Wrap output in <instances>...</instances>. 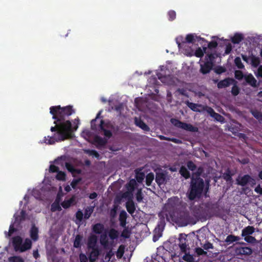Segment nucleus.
<instances>
[{
  "label": "nucleus",
  "instance_id": "obj_1",
  "mask_svg": "<svg viewBox=\"0 0 262 262\" xmlns=\"http://www.w3.org/2000/svg\"><path fill=\"white\" fill-rule=\"evenodd\" d=\"M50 113L52 115V118L54 120V126L51 127L50 130L54 132V135L44 138V142L50 145L54 144L65 140L72 138L73 133L76 130L79 124L78 118L73 121L74 126H72L71 122L66 120V118L75 113L73 106L68 105L61 107L60 105L52 106L50 108Z\"/></svg>",
  "mask_w": 262,
  "mask_h": 262
},
{
  "label": "nucleus",
  "instance_id": "obj_2",
  "mask_svg": "<svg viewBox=\"0 0 262 262\" xmlns=\"http://www.w3.org/2000/svg\"><path fill=\"white\" fill-rule=\"evenodd\" d=\"M202 171V168H199L196 176H193L191 179L190 187L187 193L188 198L191 201L200 199L203 192L205 183L204 180L200 177Z\"/></svg>",
  "mask_w": 262,
  "mask_h": 262
},
{
  "label": "nucleus",
  "instance_id": "obj_3",
  "mask_svg": "<svg viewBox=\"0 0 262 262\" xmlns=\"http://www.w3.org/2000/svg\"><path fill=\"white\" fill-rule=\"evenodd\" d=\"M181 202L178 196H173L168 199L165 205V215L167 220L169 221L171 217H175L178 211L180 210Z\"/></svg>",
  "mask_w": 262,
  "mask_h": 262
},
{
  "label": "nucleus",
  "instance_id": "obj_4",
  "mask_svg": "<svg viewBox=\"0 0 262 262\" xmlns=\"http://www.w3.org/2000/svg\"><path fill=\"white\" fill-rule=\"evenodd\" d=\"M174 215L176 217L174 218L171 217L170 220L175 222L183 223L185 225H187L189 222L190 217L189 212L187 211L180 210V209L177 213V214Z\"/></svg>",
  "mask_w": 262,
  "mask_h": 262
},
{
  "label": "nucleus",
  "instance_id": "obj_5",
  "mask_svg": "<svg viewBox=\"0 0 262 262\" xmlns=\"http://www.w3.org/2000/svg\"><path fill=\"white\" fill-rule=\"evenodd\" d=\"M236 183L237 185L243 187L249 185L251 187H253L256 185V182L255 179L249 174H247L242 177H238L236 179Z\"/></svg>",
  "mask_w": 262,
  "mask_h": 262
},
{
  "label": "nucleus",
  "instance_id": "obj_6",
  "mask_svg": "<svg viewBox=\"0 0 262 262\" xmlns=\"http://www.w3.org/2000/svg\"><path fill=\"white\" fill-rule=\"evenodd\" d=\"M235 252L237 255H249L252 253L251 248L248 247H237Z\"/></svg>",
  "mask_w": 262,
  "mask_h": 262
},
{
  "label": "nucleus",
  "instance_id": "obj_7",
  "mask_svg": "<svg viewBox=\"0 0 262 262\" xmlns=\"http://www.w3.org/2000/svg\"><path fill=\"white\" fill-rule=\"evenodd\" d=\"M185 103L194 112L201 113L204 111V105L202 104L194 103L189 101H186Z\"/></svg>",
  "mask_w": 262,
  "mask_h": 262
},
{
  "label": "nucleus",
  "instance_id": "obj_8",
  "mask_svg": "<svg viewBox=\"0 0 262 262\" xmlns=\"http://www.w3.org/2000/svg\"><path fill=\"white\" fill-rule=\"evenodd\" d=\"M233 83H237V81L233 78L228 77L220 81L217 83V86L219 89H223L229 86Z\"/></svg>",
  "mask_w": 262,
  "mask_h": 262
},
{
  "label": "nucleus",
  "instance_id": "obj_9",
  "mask_svg": "<svg viewBox=\"0 0 262 262\" xmlns=\"http://www.w3.org/2000/svg\"><path fill=\"white\" fill-rule=\"evenodd\" d=\"M185 40L186 42L192 43H195L196 42H200V43H202L203 42H207L204 38L194 36L192 34L187 35Z\"/></svg>",
  "mask_w": 262,
  "mask_h": 262
},
{
  "label": "nucleus",
  "instance_id": "obj_10",
  "mask_svg": "<svg viewBox=\"0 0 262 262\" xmlns=\"http://www.w3.org/2000/svg\"><path fill=\"white\" fill-rule=\"evenodd\" d=\"M206 208L210 210L213 213V215L217 216L219 215L220 206L217 202L211 204H207Z\"/></svg>",
  "mask_w": 262,
  "mask_h": 262
},
{
  "label": "nucleus",
  "instance_id": "obj_11",
  "mask_svg": "<svg viewBox=\"0 0 262 262\" xmlns=\"http://www.w3.org/2000/svg\"><path fill=\"white\" fill-rule=\"evenodd\" d=\"M91 251L89 254V258L91 262H94L100 254V250L98 247L91 248Z\"/></svg>",
  "mask_w": 262,
  "mask_h": 262
},
{
  "label": "nucleus",
  "instance_id": "obj_12",
  "mask_svg": "<svg viewBox=\"0 0 262 262\" xmlns=\"http://www.w3.org/2000/svg\"><path fill=\"white\" fill-rule=\"evenodd\" d=\"M23 243V239L19 236H16L12 238V245L15 251H20Z\"/></svg>",
  "mask_w": 262,
  "mask_h": 262
},
{
  "label": "nucleus",
  "instance_id": "obj_13",
  "mask_svg": "<svg viewBox=\"0 0 262 262\" xmlns=\"http://www.w3.org/2000/svg\"><path fill=\"white\" fill-rule=\"evenodd\" d=\"M213 64L210 62L206 61L201 64L200 72L203 74L209 73L213 68Z\"/></svg>",
  "mask_w": 262,
  "mask_h": 262
},
{
  "label": "nucleus",
  "instance_id": "obj_14",
  "mask_svg": "<svg viewBox=\"0 0 262 262\" xmlns=\"http://www.w3.org/2000/svg\"><path fill=\"white\" fill-rule=\"evenodd\" d=\"M166 174L163 172H157L156 174L155 181L159 186L164 184L166 182Z\"/></svg>",
  "mask_w": 262,
  "mask_h": 262
},
{
  "label": "nucleus",
  "instance_id": "obj_15",
  "mask_svg": "<svg viewBox=\"0 0 262 262\" xmlns=\"http://www.w3.org/2000/svg\"><path fill=\"white\" fill-rule=\"evenodd\" d=\"M38 229L34 225H32L30 230V236L31 239L35 242L38 239Z\"/></svg>",
  "mask_w": 262,
  "mask_h": 262
},
{
  "label": "nucleus",
  "instance_id": "obj_16",
  "mask_svg": "<svg viewBox=\"0 0 262 262\" xmlns=\"http://www.w3.org/2000/svg\"><path fill=\"white\" fill-rule=\"evenodd\" d=\"M127 216L128 215L125 210H123L120 211L119 216V221L121 227H124L126 226V219Z\"/></svg>",
  "mask_w": 262,
  "mask_h": 262
},
{
  "label": "nucleus",
  "instance_id": "obj_17",
  "mask_svg": "<svg viewBox=\"0 0 262 262\" xmlns=\"http://www.w3.org/2000/svg\"><path fill=\"white\" fill-rule=\"evenodd\" d=\"M97 237L95 235H91L88 238V248L89 249H90L91 248H94L98 247L97 246Z\"/></svg>",
  "mask_w": 262,
  "mask_h": 262
},
{
  "label": "nucleus",
  "instance_id": "obj_18",
  "mask_svg": "<svg viewBox=\"0 0 262 262\" xmlns=\"http://www.w3.org/2000/svg\"><path fill=\"white\" fill-rule=\"evenodd\" d=\"M32 243L30 238H27L25 239L24 243L21 245L20 251V252H25L31 248Z\"/></svg>",
  "mask_w": 262,
  "mask_h": 262
},
{
  "label": "nucleus",
  "instance_id": "obj_19",
  "mask_svg": "<svg viewBox=\"0 0 262 262\" xmlns=\"http://www.w3.org/2000/svg\"><path fill=\"white\" fill-rule=\"evenodd\" d=\"M135 124L137 126L139 127L140 128L142 129L143 130L146 131V132L149 131L150 128L141 119H138L137 118H135Z\"/></svg>",
  "mask_w": 262,
  "mask_h": 262
},
{
  "label": "nucleus",
  "instance_id": "obj_20",
  "mask_svg": "<svg viewBox=\"0 0 262 262\" xmlns=\"http://www.w3.org/2000/svg\"><path fill=\"white\" fill-rule=\"evenodd\" d=\"M245 79L247 83L254 88L257 87V80L252 74H249L245 77Z\"/></svg>",
  "mask_w": 262,
  "mask_h": 262
},
{
  "label": "nucleus",
  "instance_id": "obj_21",
  "mask_svg": "<svg viewBox=\"0 0 262 262\" xmlns=\"http://www.w3.org/2000/svg\"><path fill=\"white\" fill-rule=\"evenodd\" d=\"M126 208L130 214H133L136 210L135 204L133 200L128 201L126 203Z\"/></svg>",
  "mask_w": 262,
  "mask_h": 262
},
{
  "label": "nucleus",
  "instance_id": "obj_22",
  "mask_svg": "<svg viewBox=\"0 0 262 262\" xmlns=\"http://www.w3.org/2000/svg\"><path fill=\"white\" fill-rule=\"evenodd\" d=\"M181 126L182 129L187 131L192 132H197L198 131L197 127L193 126L192 125L187 123L183 122L182 125Z\"/></svg>",
  "mask_w": 262,
  "mask_h": 262
},
{
  "label": "nucleus",
  "instance_id": "obj_23",
  "mask_svg": "<svg viewBox=\"0 0 262 262\" xmlns=\"http://www.w3.org/2000/svg\"><path fill=\"white\" fill-rule=\"evenodd\" d=\"M92 230L95 233L99 234L104 230V226L102 224L97 223L93 226Z\"/></svg>",
  "mask_w": 262,
  "mask_h": 262
},
{
  "label": "nucleus",
  "instance_id": "obj_24",
  "mask_svg": "<svg viewBox=\"0 0 262 262\" xmlns=\"http://www.w3.org/2000/svg\"><path fill=\"white\" fill-rule=\"evenodd\" d=\"M104 123V121L103 120H101L100 121V123L99 124L100 129L103 132V134L106 137L110 138L112 136V133L111 132V130L104 128L103 126Z\"/></svg>",
  "mask_w": 262,
  "mask_h": 262
},
{
  "label": "nucleus",
  "instance_id": "obj_25",
  "mask_svg": "<svg viewBox=\"0 0 262 262\" xmlns=\"http://www.w3.org/2000/svg\"><path fill=\"white\" fill-rule=\"evenodd\" d=\"M244 39V36L241 33H236L231 38V41L234 44H238Z\"/></svg>",
  "mask_w": 262,
  "mask_h": 262
},
{
  "label": "nucleus",
  "instance_id": "obj_26",
  "mask_svg": "<svg viewBox=\"0 0 262 262\" xmlns=\"http://www.w3.org/2000/svg\"><path fill=\"white\" fill-rule=\"evenodd\" d=\"M82 239L83 236L82 235L77 234L74 239L73 246L76 248H81Z\"/></svg>",
  "mask_w": 262,
  "mask_h": 262
},
{
  "label": "nucleus",
  "instance_id": "obj_27",
  "mask_svg": "<svg viewBox=\"0 0 262 262\" xmlns=\"http://www.w3.org/2000/svg\"><path fill=\"white\" fill-rule=\"evenodd\" d=\"M254 230L255 228L253 226H248L243 229L242 236L250 235L254 232Z\"/></svg>",
  "mask_w": 262,
  "mask_h": 262
},
{
  "label": "nucleus",
  "instance_id": "obj_28",
  "mask_svg": "<svg viewBox=\"0 0 262 262\" xmlns=\"http://www.w3.org/2000/svg\"><path fill=\"white\" fill-rule=\"evenodd\" d=\"M66 167L67 170L71 172L72 174L77 173L79 174L81 173V170L75 168L74 166L70 163L66 162Z\"/></svg>",
  "mask_w": 262,
  "mask_h": 262
},
{
  "label": "nucleus",
  "instance_id": "obj_29",
  "mask_svg": "<svg viewBox=\"0 0 262 262\" xmlns=\"http://www.w3.org/2000/svg\"><path fill=\"white\" fill-rule=\"evenodd\" d=\"M206 56H205V60L208 62H211L214 65L215 59L217 57V54L216 52L213 53H208L207 52Z\"/></svg>",
  "mask_w": 262,
  "mask_h": 262
},
{
  "label": "nucleus",
  "instance_id": "obj_30",
  "mask_svg": "<svg viewBox=\"0 0 262 262\" xmlns=\"http://www.w3.org/2000/svg\"><path fill=\"white\" fill-rule=\"evenodd\" d=\"M75 201L74 196L71 197L68 200H64L61 203V205L64 209L69 208Z\"/></svg>",
  "mask_w": 262,
  "mask_h": 262
},
{
  "label": "nucleus",
  "instance_id": "obj_31",
  "mask_svg": "<svg viewBox=\"0 0 262 262\" xmlns=\"http://www.w3.org/2000/svg\"><path fill=\"white\" fill-rule=\"evenodd\" d=\"M179 172L181 175L184 177L185 179H188L190 177V173L189 171L187 170V169L185 166H181Z\"/></svg>",
  "mask_w": 262,
  "mask_h": 262
},
{
  "label": "nucleus",
  "instance_id": "obj_32",
  "mask_svg": "<svg viewBox=\"0 0 262 262\" xmlns=\"http://www.w3.org/2000/svg\"><path fill=\"white\" fill-rule=\"evenodd\" d=\"M95 142L100 146H104L107 143V140L100 136H97L94 138Z\"/></svg>",
  "mask_w": 262,
  "mask_h": 262
},
{
  "label": "nucleus",
  "instance_id": "obj_33",
  "mask_svg": "<svg viewBox=\"0 0 262 262\" xmlns=\"http://www.w3.org/2000/svg\"><path fill=\"white\" fill-rule=\"evenodd\" d=\"M207 47H203V50L201 48H198L195 51L194 55L197 57L201 58L204 56V54L207 53Z\"/></svg>",
  "mask_w": 262,
  "mask_h": 262
},
{
  "label": "nucleus",
  "instance_id": "obj_34",
  "mask_svg": "<svg viewBox=\"0 0 262 262\" xmlns=\"http://www.w3.org/2000/svg\"><path fill=\"white\" fill-rule=\"evenodd\" d=\"M233 174L231 173V170L229 168H228L226 171L223 173V179L227 182H231L232 180V177Z\"/></svg>",
  "mask_w": 262,
  "mask_h": 262
},
{
  "label": "nucleus",
  "instance_id": "obj_35",
  "mask_svg": "<svg viewBox=\"0 0 262 262\" xmlns=\"http://www.w3.org/2000/svg\"><path fill=\"white\" fill-rule=\"evenodd\" d=\"M155 176L153 172H151L148 173L145 177L146 185L148 186H150Z\"/></svg>",
  "mask_w": 262,
  "mask_h": 262
},
{
  "label": "nucleus",
  "instance_id": "obj_36",
  "mask_svg": "<svg viewBox=\"0 0 262 262\" xmlns=\"http://www.w3.org/2000/svg\"><path fill=\"white\" fill-rule=\"evenodd\" d=\"M251 58V64L254 67H257L260 64V59L259 57H256L253 54H251V56H250Z\"/></svg>",
  "mask_w": 262,
  "mask_h": 262
},
{
  "label": "nucleus",
  "instance_id": "obj_37",
  "mask_svg": "<svg viewBox=\"0 0 262 262\" xmlns=\"http://www.w3.org/2000/svg\"><path fill=\"white\" fill-rule=\"evenodd\" d=\"M135 178L138 183H142L145 178V174L143 172L140 170H136Z\"/></svg>",
  "mask_w": 262,
  "mask_h": 262
},
{
  "label": "nucleus",
  "instance_id": "obj_38",
  "mask_svg": "<svg viewBox=\"0 0 262 262\" xmlns=\"http://www.w3.org/2000/svg\"><path fill=\"white\" fill-rule=\"evenodd\" d=\"M85 153L88 154L89 156H93L97 159H100V156L99 153L94 149H86L84 151Z\"/></svg>",
  "mask_w": 262,
  "mask_h": 262
},
{
  "label": "nucleus",
  "instance_id": "obj_39",
  "mask_svg": "<svg viewBox=\"0 0 262 262\" xmlns=\"http://www.w3.org/2000/svg\"><path fill=\"white\" fill-rule=\"evenodd\" d=\"M123 228L124 229L121 232V236L125 238H128L130 237L131 234L130 230L128 228V227H126V226Z\"/></svg>",
  "mask_w": 262,
  "mask_h": 262
},
{
  "label": "nucleus",
  "instance_id": "obj_40",
  "mask_svg": "<svg viewBox=\"0 0 262 262\" xmlns=\"http://www.w3.org/2000/svg\"><path fill=\"white\" fill-rule=\"evenodd\" d=\"M239 239L240 238L238 236L230 234L227 236L225 242L229 243H232L233 242L238 241Z\"/></svg>",
  "mask_w": 262,
  "mask_h": 262
},
{
  "label": "nucleus",
  "instance_id": "obj_41",
  "mask_svg": "<svg viewBox=\"0 0 262 262\" xmlns=\"http://www.w3.org/2000/svg\"><path fill=\"white\" fill-rule=\"evenodd\" d=\"M118 232L115 229H111L108 232V236L112 240L116 239L118 237Z\"/></svg>",
  "mask_w": 262,
  "mask_h": 262
},
{
  "label": "nucleus",
  "instance_id": "obj_42",
  "mask_svg": "<svg viewBox=\"0 0 262 262\" xmlns=\"http://www.w3.org/2000/svg\"><path fill=\"white\" fill-rule=\"evenodd\" d=\"M26 211L25 210H22L20 212V215L17 216L15 217V222H16V221H19V224L22 221H24L26 219ZM15 223H14V224H15Z\"/></svg>",
  "mask_w": 262,
  "mask_h": 262
},
{
  "label": "nucleus",
  "instance_id": "obj_43",
  "mask_svg": "<svg viewBox=\"0 0 262 262\" xmlns=\"http://www.w3.org/2000/svg\"><path fill=\"white\" fill-rule=\"evenodd\" d=\"M233 85L231 89V94L233 96H237L239 92H240V89L239 87L237 85V83H233Z\"/></svg>",
  "mask_w": 262,
  "mask_h": 262
},
{
  "label": "nucleus",
  "instance_id": "obj_44",
  "mask_svg": "<svg viewBox=\"0 0 262 262\" xmlns=\"http://www.w3.org/2000/svg\"><path fill=\"white\" fill-rule=\"evenodd\" d=\"M136 185V182L135 180L132 179L127 184V188L129 191H133L134 190Z\"/></svg>",
  "mask_w": 262,
  "mask_h": 262
},
{
  "label": "nucleus",
  "instance_id": "obj_45",
  "mask_svg": "<svg viewBox=\"0 0 262 262\" xmlns=\"http://www.w3.org/2000/svg\"><path fill=\"white\" fill-rule=\"evenodd\" d=\"M9 262H25L24 260L18 256H13L8 258Z\"/></svg>",
  "mask_w": 262,
  "mask_h": 262
},
{
  "label": "nucleus",
  "instance_id": "obj_46",
  "mask_svg": "<svg viewBox=\"0 0 262 262\" xmlns=\"http://www.w3.org/2000/svg\"><path fill=\"white\" fill-rule=\"evenodd\" d=\"M136 199L138 203H141L143 201V194L141 189L138 190L136 194Z\"/></svg>",
  "mask_w": 262,
  "mask_h": 262
},
{
  "label": "nucleus",
  "instance_id": "obj_47",
  "mask_svg": "<svg viewBox=\"0 0 262 262\" xmlns=\"http://www.w3.org/2000/svg\"><path fill=\"white\" fill-rule=\"evenodd\" d=\"M118 205L114 204L113 208L110 210V214L111 218L114 219L116 216Z\"/></svg>",
  "mask_w": 262,
  "mask_h": 262
},
{
  "label": "nucleus",
  "instance_id": "obj_48",
  "mask_svg": "<svg viewBox=\"0 0 262 262\" xmlns=\"http://www.w3.org/2000/svg\"><path fill=\"white\" fill-rule=\"evenodd\" d=\"M66 173L61 171H58L57 172V175L56 176V178L58 180L60 181H65L66 180Z\"/></svg>",
  "mask_w": 262,
  "mask_h": 262
},
{
  "label": "nucleus",
  "instance_id": "obj_49",
  "mask_svg": "<svg viewBox=\"0 0 262 262\" xmlns=\"http://www.w3.org/2000/svg\"><path fill=\"white\" fill-rule=\"evenodd\" d=\"M234 63L236 66L240 69H242L244 68V66L242 62L240 57H237L234 59Z\"/></svg>",
  "mask_w": 262,
  "mask_h": 262
},
{
  "label": "nucleus",
  "instance_id": "obj_50",
  "mask_svg": "<svg viewBox=\"0 0 262 262\" xmlns=\"http://www.w3.org/2000/svg\"><path fill=\"white\" fill-rule=\"evenodd\" d=\"M170 122L176 127L181 128V126L182 125L183 122H181L180 120L174 118L171 119Z\"/></svg>",
  "mask_w": 262,
  "mask_h": 262
},
{
  "label": "nucleus",
  "instance_id": "obj_51",
  "mask_svg": "<svg viewBox=\"0 0 262 262\" xmlns=\"http://www.w3.org/2000/svg\"><path fill=\"white\" fill-rule=\"evenodd\" d=\"M204 111H206L211 117H214V115L216 113L214 110L211 107L204 105Z\"/></svg>",
  "mask_w": 262,
  "mask_h": 262
},
{
  "label": "nucleus",
  "instance_id": "obj_52",
  "mask_svg": "<svg viewBox=\"0 0 262 262\" xmlns=\"http://www.w3.org/2000/svg\"><path fill=\"white\" fill-rule=\"evenodd\" d=\"M183 259L187 262H194L193 256L189 254H185L183 256Z\"/></svg>",
  "mask_w": 262,
  "mask_h": 262
},
{
  "label": "nucleus",
  "instance_id": "obj_53",
  "mask_svg": "<svg viewBox=\"0 0 262 262\" xmlns=\"http://www.w3.org/2000/svg\"><path fill=\"white\" fill-rule=\"evenodd\" d=\"M244 237V240L247 243L251 244H254L255 243H256V240L255 238L253 236H252L251 235H247Z\"/></svg>",
  "mask_w": 262,
  "mask_h": 262
},
{
  "label": "nucleus",
  "instance_id": "obj_54",
  "mask_svg": "<svg viewBox=\"0 0 262 262\" xmlns=\"http://www.w3.org/2000/svg\"><path fill=\"white\" fill-rule=\"evenodd\" d=\"M100 243L101 245L106 246L108 244V239L106 234H103L100 236Z\"/></svg>",
  "mask_w": 262,
  "mask_h": 262
},
{
  "label": "nucleus",
  "instance_id": "obj_55",
  "mask_svg": "<svg viewBox=\"0 0 262 262\" xmlns=\"http://www.w3.org/2000/svg\"><path fill=\"white\" fill-rule=\"evenodd\" d=\"M168 20L169 21H172L176 18V13L173 10H170L168 12Z\"/></svg>",
  "mask_w": 262,
  "mask_h": 262
},
{
  "label": "nucleus",
  "instance_id": "obj_56",
  "mask_svg": "<svg viewBox=\"0 0 262 262\" xmlns=\"http://www.w3.org/2000/svg\"><path fill=\"white\" fill-rule=\"evenodd\" d=\"M216 121H219L221 123H223L225 121V118L220 114L216 113L214 115V117H212Z\"/></svg>",
  "mask_w": 262,
  "mask_h": 262
},
{
  "label": "nucleus",
  "instance_id": "obj_57",
  "mask_svg": "<svg viewBox=\"0 0 262 262\" xmlns=\"http://www.w3.org/2000/svg\"><path fill=\"white\" fill-rule=\"evenodd\" d=\"M124 247L123 245H120L118 249L117 252V257L118 258H121L124 254Z\"/></svg>",
  "mask_w": 262,
  "mask_h": 262
},
{
  "label": "nucleus",
  "instance_id": "obj_58",
  "mask_svg": "<svg viewBox=\"0 0 262 262\" xmlns=\"http://www.w3.org/2000/svg\"><path fill=\"white\" fill-rule=\"evenodd\" d=\"M187 166L188 168L191 171H194L196 168V165L192 161H189L187 163Z\"/></svg>",
  "mask_w": 262,
  "mask_h": 262
},
{
  "label": "nucleus",
  "instance_id": "obj_59",
  "mask_svg": "<svg viewBox=\"0 0 262 262\" xmlns=\"http://www.w3.org/2000/svg\"><path fill=\"white\" fill-rule=\"evenodd\" d=\"M81 178L74 179L71 183V186L73 189H75L78 184L81 181Z\"/></svg>",
  "mask_w": 262,
  "mask_h": 262
},
{
  "label": "nucleus",
  "instance_id": "obj_60",
  "mask_svg": "<svg viewBox=\"0 0 262 262\" xmlns=\"http://www.w3.org/2000/svg\"><path fill=\"white\" fill-rule=\"evenodd\" d=\"M244 77L243 73L241 71H236L235 72V78L238 80H242Z\"/></svg>",
  "mask_w": 262,
  "mask_h": 262
},
{
  "label": "nucleus",
  "instance_id": "obj_61",
  "mask_svg": "<svg viewBox=\"0 0 262 262\" xmlns=\"http://www.w3.org/2000/svg\"><path fill=\"white\" fill-rule=\"evenodd\" d=\"M158 216L160 218V221L159 224H158V226H164L165 225V221H164V216L163 213L162 212H160L158 214Z\"/></svg>",
  "mask_w": 262,
  "mask_h": 262
},
{
  "label": "nucleus",
  "instance_id": "obj_62",
  "mask_svg": "<svg viewBox=\"0 0 262 262\" xmlns=\"http://www.w3.org/2000/svg\"><path fill=\"white\" fill-rule=\"evenodd\" d=\"M195 251L199 256L206 255L207 254V252L205 251L203 249L200 247L196 248Z\"/></svg>",
  "mask_w": 262,
  "mask_h": 262
},
{
  "label": "nucleus",
  "instance_id": "obj_63",
  "mask_svg": "<svg viewBox=\"0 0 262 262\" xmlns=\"http://www.w3.org/2000/svg\"><path fill=\"white\" fill-rule=\"evenodd\" d=\"M207 46L209 49H215L217 46V43L216 41H211L208 43Z\"/></svg>",
  "mask_w": 262,
  "mask_h": 262
},
{
  "label": "nucleus",
  "instance_id": "obj_64",
  "mask_svg": "<svg viewBox=\"0 0 262 262\" xmlns=\"http://www.w3.org/2000/svg\"><path fill=\"white\" fill-rule=\"evenodd\" d=\"M79 260L80 262H88V258L85 254L80 253L79 254Z\"/></svg>",
  "mask_w": 262,
  "mask_h": 262
}]
</instances>
